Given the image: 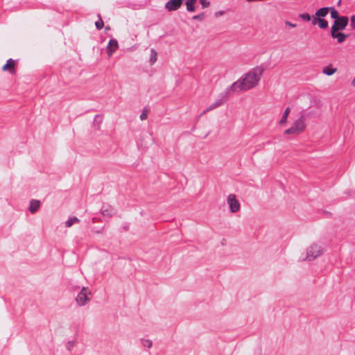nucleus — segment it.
Segmentation results:
<instances>
[{"label": "nucleus", "instance_id": "nucleus-24", "mask_svg": "<svg viewBox=\"0 0 355 355\" xmlns=\"http://www.w3.org/2000/svg\"><path fill=\"white\" fill-rule=\"evenodd\" d=\"M300 18L306 21H309L311 19V16L309 14H302L300 15Z\"/></svg>", "mask_w": 355, "mask_h": 355}, {"label": "nucleus", "instance_id": "nucleus-13", "mask_svg": "<svg viewBox=\"0 0 355 355\" xmlns=\"http://www.w3.org/2000/svg\"><path fill=\"white\" fill-rule=\"evenodd\" d=\"M337 71V69L332 66H327L323 68L322 73L327 76H332Z\"/></svg>", "mask_w": 355, "mask_h": 355}, {"label": "nucleus", "instance_id": "nucleus-3", "mask_svg": "<svg viewBox=\"0 0 355 355\" xmlns=\"http://www.w3.org/2000/svg\"><path fill=\"white\" fill-rule=\"evenodd\" d=\"M306 127V117L296 112L291 115V125L285 130L284 134L288 135H297L303 132Z\"/></svg>", "mask_w": 355, "mask_h": 355}, {"label": "nucleus", "instance_id": "nucleus-20", "mask_svg": "<svg viewBox=\"0 0 355 355\" xmlns=\"http://www.w3.org/2000/svg\"><path fill=\"white\" fill-rule=\"evenodd\" d=\"M76 345V342L74 340H70L67 343L66 347L68 350H71Z\"/></svg>", "mask_w": 355, "mask_h": 355}, {"label": "nucleus", "instance_id": "nucleus-22", "mask_svg": "<svg viewBox=\"0 0 355 355\" xmlns=\"http://www.w3.org/2000/svg\"><path fill=\"white\" fill-rule=\"evenodd\" d=\"M200 2L202 6V8H208L210 5V3L208 0H200Z\"/></svg>", "mask_w": 355, "mask_h": 355}, {"label": "nucleus", "instance_id": "nucleus-15", "mask_svg": "<svg viewBox=\"0 0 355 355\" xmlns=\"http://www.w3.org/2000/svg\"><path fill=\"white\" fill-rule=\"evenodd\" d=\"M79 221L80 220L78 218L71 217L65 221L64 225L67 227H71L73 225L79 223Z\"/></svg>", "mask_w": 355, "mask_h": 355}, {"label": "nucleus", "instance_id": "nucleus-6", "mask_svg": "<svg viewBox=\"0 0 355 355\" xmlns=\"http://www.w3.org/2000/svg\"><path fill=\"white\" fill-rule=\"evenodd\" d=\"M348 24V19L346 17H341L335 20L331 30L343 31Z\"/></svg>", "mask_w": 355, "mask_h": 355}, {"label": "nucleus", "instance_id": "nucleus-2", "mask_svg": "<svg viewBox=\"0 0 355 355\" xmlns=\"http://www.w3.org/2000/svg\"><path fill=\"white\" fill-rule=\"evenodd\" d=\"M324 253L322 245L317 241L306 239L302 241L301 259L305 261H312Z\"/></svg>", "mask_w": 355, "mask_h": 355}, {"label": "nucleus", "instance_id": "nucleus-29", "mask_svg": "<svg viewBox=\"0 0 355 355\" xmlns=\"http://www.w3.org/2000/svg\"><path fill=\"white\" fill-rule=\"evenodd\" d=\"M193 19L202 20L203 19V15H196L193 17Z\"/></svg>", "mask_w": 355, "mask_h": 355}, {"label": "nucleus", "instance_id": "nucleus-11", "mask_svg": "<svg viewBox=\"0 0 355 355\" xmlns=\"http://www.w3.org/2000/svg\"><path fill=\"white\" fill-rule=\"evenodd\" d=\"M40 205H41V202L40 200H32L30 202V206L28 208L29 211L32 214H35V212H37L39 210Z\"/></svg>", "mask_w": 355, "mask_h": 355}, {"label": "nucleus", "instance_id": "nucleus-32", "mask_svg": "<svg viewBox=\"0 0 355 355\" xmlns=\"http://www.w3.org/2000/svg\"><path fill=\"white\" fill-rule=\"evenodd\" d=\"M180 4H181V0H179V3H178L179 6H180Z\"/></svg>", "mask_w": 355, "mask_h": 355}, {"label": "nucleus", "instance_id": "nucleus-1", "mask_svg": "<svg viewBox=\"0 0 355 355\" xmlns=\"http://www.w3.org/2000/svg\"><path fill=\"white\" fill-rule=\"evenodd\" d=\"M264 71L265 68L262 65H257L251 68L239 79L232 83L230 90L232 92H239L255 88L259 84Z\"/></svg>", "mask_w": 355, "mask_h": 355}, {"label": "nucleus", "instance_id": "nucleus-4", "mask_svg": "<svg viewBox=\"0 0 355 355\" xmlns=\"http://www.w3.org/2000/svg\"><path fill=\"white\" fill-rule=\"evenodd\" d=\"M92 298V292L88 287L83 286L77 294L75 300L76 304L83 306L89 302Z\"/></svg>", "mask_w": 355, "mask_h": 355}, {"label": "nucleus", "instance_id": "nucleus-5", "mask_svg": "<svg viewBox=\"0 0 355 355\" xmlns=\"http://www.w3.org/2000/svg\"><path fill=\"white\" fill-rule=\"evenodd\" d=\"M226 201L231 213L235 214L240 211L241 203L235 194H229L227 196Z\"/></svg>", "mask_w": 355, "mask_h": 355}, {"label": "nucleus", "instance_id": "nucleus-26", "mask_svg": "<svg viewBox=\"0 0 355 355\" xmlns=\"http://www.w3.org/2000/svg\"><path fill=\"white\" fill-rule=\"evenodd\" d=\"M320 19L319 17H318L315 14V15L312 17V24L313 25H315L318 24V20Z\"/></svg>", "mask_w": 355, "mask_h": 355}, {"label": "nucleus", "instance_id": "nucleus-23", "mask_svg": "<svg viewBox=\"0 0 355 355\" xmlns=\"http://www.w3.org/2000/svg\"><path fill=\"white\" fill-rule=\"evenodd\" d=\"M95 25L98 29H101L103 27L104 23L103 20L99 19L95 23Z\"/></svg>", "mask_w": 355, "mask_h": 355}, {"label": "nucleus", "instance_id": "nucleus-31", "mask_svg": "<svg viewBox=\"0 0 355 355\" xmlns=\"http://www.w3.org/2000/svg\"><path fill=\"white\" fill-rule=\"evenodd\" d=\"M352 85H355V78L352 82Z\"/></svg>", "mask_w": 355, "mask_h": 355}, {"label": "nucleus", "instance_id": "nucleus-16", "mask_svg": "<svg viewBox=\"0 0 355 355\" xmlns=\"http://www.w3.org/2000/svg\"><path fill=\"white\" fill-rule=\"evenodd\" d=\"M329 11V9L327 8H322L319 9L316 12L315 15L319 17L320 18H323L325 17Z\"/></svg>", "mask_w": 355, "mask_h": 355}, {"label": "nucleus", "instance_id": "nucleus-8", "mask_svg": "<svg viewBox=\"0 0 355 355\" xmlns=\"http://www.w3.org/2000/svg\"><path fill=\"white\" fill-rule=\"evenodd\" d=\"M293 112H292L289 107H287L282 114V116L279 121V125L280 126H284L288 121H291V115Z\"/></svg>", "mask_w": 355, "mask_h": 355}, {"label": "nucleus", "instance_id": "nucleus-19", "mask_svg": "<svg viewBox=\"0 0 355 355\" xmlns=\"http://www.w3.org/2000/svg\"><path fill=\"white\" fill-rule=\"evenodd\" d=\"M157 60V53L155 50H150V64H154Z\"/></svg>", "mask_w": 355, "mask_h": 355}, {"label": "nucleus", "instance_id": "nucleus-14", "mask_svg": "<svg viewBox=\"0 0 355 355\" xmlns=\"http://www.w3.org/2000/svg\"><path fill=\"white\" fill-rule=\"evenodd\" d=\"M140 343L144 348L150 349L153 347V341L149 338H141Z\"/></svg>", "mask_w": 355, "mask_h": 355}, {"label": "nucleus", "instance_id": "nucleus-21", "mask_svg": "<svg viewBox=\"0 0 355 355\" xmlns=\"http://www.w3.org/2000/svg\"><path fill=\"white\" fill-rule=\"evenodd\" d=\"M331 16L332 18L335 19L336 20L337 19H340V17L338 15V12L335 10H331Z\"/></svg>", "mask_w": 355, "mask_h": 355}, {"label": "nucleus", "instance_id": "nucleus-10", "mask_svg": "<svg viewBox=\"0 0 355 355\" xmlns=\"http://www.w3.org/2000/svg\"><path fill=\"white\" fill-rule=\"evenodd\" d=\"M15 61L12 59H9L6 64L2 67L3 71H9L10 73H15Z\"/></svg>", "mask_w": 355, "mask_h": 355}, {"label": "nucleus", "instance_id": "nucleus-18", "mask_svg": "<svg viewBox=\"0 0 355 355\" xmlns=\"http://www.w3.org/2000/svg\"><path fill=\"white\" fill-rule=\"evenodd\" d=\"M318 24L321 28H326L328 26V22L323 18H320L318 20Z\"/></svg>", "mask_w": 355, "mask_h": 355}, {"label": "nucleus", "instance_id": "nucleus-9", "mask_svg": "<svg viewBox=\"0 0 355 355\" xmlns=\"http://www.w3.org/2000/svg\"><path fill=\"white\" fill-rule=\"evenodd\" d=\"M331 37L336 39L339 43L343 42L347 37L346 35L340 33V31L336 30H331Z\"/></svg>", "mask_w": 355, "mask_h": 355}, {"label": "nucleus", "instance_id": "nucleus-12", "mask_svg": "<svg viewBox=\"0 0 355 355\" xmlns=\"http://www.w3.org/2000/svg\"><path fill=\"white\" fill-rule=\"evenodd\" d=\"M166 8L168 11L175 10L178 9V0H171L166 3Z\"/></svg>", "mask_w": 355, "mask_h": 355}, {"label": "nucleus", "instance_id": "nucleus-30", "mask_svg": "<svg viewBox=\"0 0 355 355\" xmlns=\"http://www.w3.org/2000/svg\"><path fill=\"white\" fill-rule=\"evenodd\" d=\"M286 25H288V26H291V27H293V28H295V27L296 26V25H295V24H292V23L289 22V21H286Z\"/></svg>", "mask_w": 355, "mask_h": 355}, {"label": "nucleus", "instance_id": "nucleus-25", "mask_svg": "<svg viewBox=\"0 0 355 355\" xmlns=\"http://www.w3.org/2000/svg\"><path fill=\"white\" fill-rule=\"evenodd\" d=\"M225 14V12L224 10H218L214 13V15L216 17H219L224 15Z\"/></svg>", "mask_w": 355, "mask_h": 355}, {"label": "nucleus", "instance_id": "nucleus-28", "mask_svg": "<svg viewBox=\"0 0 355 355\" xmlns=\"http://www.w3.org/2000/svg\"><path fill=\"white\" fill-rule=\"evenodd\" d=\"M351 26L354 28H355V16H352L351 17Z\"/></svg>", "mask_w": 355, "mask_h": 355}, {"label": "nucleus", "instance_id": "nucleus-7", "mask_svg": "<svg viewBox=\"0 0 355 355\" xmlns=\"http://www.w3.org/2000/svg\"><path fill=\"white\" fill-rule=\"evenodd\" d=\"M119 44L116 40L112 39L109 41L108 44L106 47V53L107 56L110 58L113 53L118 49Z\"/></svg>", "mask_w": 355, "mask_h": 355}, {"label": "nucleus", "instance_id": "nucleus-27", "mask_svg": "<svg viewBox=\"0 0 355 355\" xmlns=\"http://www.w3.org/2000/svg\"><path fill=\"white\" fill-rule=\"evenodd\" d=\"M147 117V114L146 112H144L141 115H140V119L141 120H145Z\"/></svg>", "mask_w": 355, "mask_h": 355}, {"label": "nucleus", "instance_id": "nucleus-17", "mask_svg": "<svg viewBox=\"0 0 355 355\" xmlns=\"http://www.w3.org/2000/svg\"><path fill=\"white\" fill-rule=\"evenodd\" d=\"M196 3V0H187L186 1L187 9L190 12L194 11L195 10L194 5Z\"/></svg>", "mask_w": 355, "mask_h": 355}]
</instances>
